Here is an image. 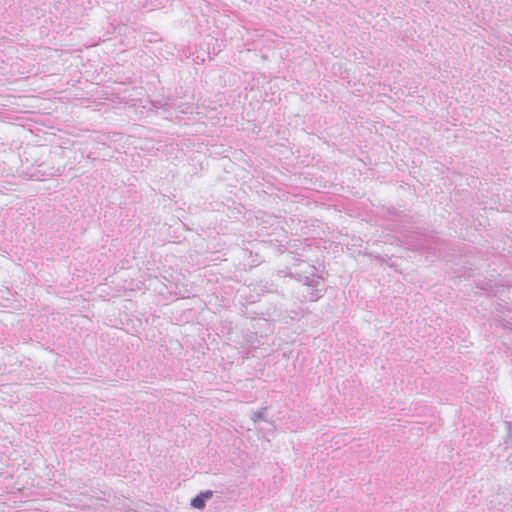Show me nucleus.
Segmentation results:
<instances>
[{
    "instance_id": "f257e3e1",
    "label": "nucleus",
    "mask_w": 512,
    "mask_h": 512,
    "mask_svg": "<svg viewBox=\"0 0 512 512\" xmlns=\"http://www.w3.org/2000/svg\"><path fill=\"white\" fill-rule=\"evenodd\" d=\"M191 505L194 508H197V509L204 508L205 507V500L203 499V496H201L200 494L197 495L195 498L192 499Z\"/></svg>"
},
{
    "instance_id": "f03ea898",
    "label": "nucleus",
    "mask_w": 512,
    "mask_h": 512,
    "mask_svg": "<svg viewBox=\"0 0 512 512\" xmlns=\"http://www.w3.org/2000/svg\"><path fill=\"white\" fill-rule=\"evenodd\" d=\"M203 496V499L206 501L207 499H210L213 495L212 491L208 490L200 494Z\"/></svg>"
}]
</instances>
